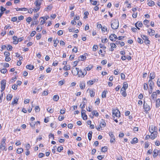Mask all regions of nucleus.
I'll use <instances>...</instances> for the list:
<instances>
[{"instance_id": "52", "label": "nucleus", "mask_w": 160, "mask_h": 160, "mask_svg": "<svg viewBox=\"0 0 160 160\" xmlns=\"http://www.w3.org/2000/svg\"><path fill=\"white\" fill-rule=\"evenodd\" d=\"M59 98V97L58 95H55L53 97V99L55 101H58Z\"/></svg>"}, {"instance_id": "15", "label": "nucleus", "mask_w": 160, "mask_h": 160, "mask_svg": "<svg viewBox=\"0 0 160 160\" xmlns=\"http://www.w3.org/2000/svg\"><path fill=\"white\" fill-rule=\"evenodd\" d=\"M95 90L94 89L88 88L87 89V91L88 92V93L91 97L93 98L95 94Z\"/></svg>"}, {"instance_id": "46", "label": "nucleus", "mask_w": 160, "mask_h": 160, "mask_svg": "<svg viewBox=\"0 0 160 160\" xmlns=\"http://www.w3.org/2000/svg\"><path fill=\"white\" fill-rule=\"evenodd\" d=\"M108 149V148L107 146H105L102 147L101 148V151L103 152H105L107 151Z\"/></svg>"}, {"instance_id": "47", "label": "nucleus", "mask_w": 160, "mask_h": 160, "mask_svg": "<svg viewBox=\"0 0 160 160\" xmlns=\"http://www.w3.org/2000/svg\"><path fill=\"white\" fill-rule=\"evenodd\" d=\"M71 67L69 65H65L63 69L65 71H68L70 69Z\"/></svg>"}, {"instance_id": "38", "label": "nucleus", "mask_w": 160, "mask_h": 160, "mask_svg": "<svg viewBox=\"0 0 160 160\" xmlns=\"http://www.w3.org/2000/svg\"><path fill=\"white\" fill-rule=\"evenodd\" d=\"M138 139L137 138H134L131 141V143L132 144H134L138 143Z\"/></svg>"}, {"instance_id": "23", "label": "nucleus", "mask_w": 160, "mask_h": 160, "mask_svg": "<svg viewBox=\"0 0 160 160\" xmlns=\"http://www.w3.org/2000/svg\"><path fill=\"white\" fill-rule=\"evenodd\" d=\"M79 71V68H72V73L74 76H76L78 75Z\"/></svg>"}, {"instance_id": "31", "label": "nucleus", "mask_w": 160, "mask_h": 160, "mask_svg": "<svg viewBox=\"0 0 160 160\" xmlns=\"http://www.w3.org/2000/svg\"><path fill=\"white\" fill-rule=\"evenodd\" d=\"M19 98L18 97H16L13 98V101H12L11 104L12 105L14 104H17L18 102Z\"/></svg>"}, {"instance_id": "39", "label": "nucleus", "mask_w": 160, "mask_h": 160, "mask_svg": "<svg viewBox=\"0 0 160 160\" xmlns=\"http://www.w3.org/2000/svg\"><path fill=\"white\" fill-rule=\"evenodd\" d=\"M147 4L150 7H152L155 5V3L152 0H150L147 3Z\"/></svg>"}, {"instance_id": "34", "label": "nucleus", "mask_w": 160, "mask_h": 160, "mask_svg": "<svg viewBox=\"0 0 160 160\" xmlns=\"http://www.w3.org/2000/svg\"><path fill=\"white\" fill-rule=\"evenodd\" d=\"M12 42L14 44H17L18 43V38L17 36H14L12 37Z\"/></svg>"}, {"instance_id": "49", "label": "nucleus", "mask_w": 160, "mask_h": 160, "mask_svg": "<svg viewBox=\"0 0 160 160\" xmlns=\"http://www.w3.org/2000/svg\"><path fill=\"white\" fill-rule=\"evenodd\" d=\"M84 16L83 17V19H86L88 18V16L89 14V13L88 11H85L84 13Z\"/></svg>"}, {"instance_id": "48", "label": "nucleus", "mask_w": 160, "mask_h": 160, "mask_svg": "<svg viewBox=\"0 0 160 160\" xmlns=\"http://www.w3.org/2000/svg\"><path fill=\"white\" fill-rule=\"evenodd\" d=\"M92 131H90L88 133V139L90 141L92 139Z\"/></svg>"}, {"instance_id": "53", "label": "nucleus", "mask_w": 160, "mask_h": 160, "mask_svg": "<svg viewBox=\"0 0 160 160\" xmlns=\"http://www.w3.org/2000/svg\"><path fill=\"white\" fill-rule=\"evenodd\" d=\"M65 82V81L64 79H63L62 80L59 81L58 82V85L61 86Z\"/></svg>"}, {"instance_id": "8", "label": "nucleus", "mask_w": 160, "mask_h": 160, "mask_svg": "<svg viewBox=\"0 0 160 160\" xmlns=\"http://www.w3.org/2000/svg\"><path fill=\"white\" fill-rule=\"evenodd\" d=\"M152 79H149L148 80L149 86L150 87V89L148 90V92L149 94L152 93L153 90L152 86L154 85V82L152 81Z\"/></svg>"}, {"instance_id": "43", "label": "nucleus", "mask_w": 160, "mask_h": 160, "mask_svg": "<svg viewBox=\"0 0 160 160\" xmlns=\"http://www.w3.org/2000/svg\"><path fill=\"white\" fill-rule=\"evenodd\" d=\"M120 73L119 70L117 68L115 69L113 71V73L115 75H118Z\"/></svg>"}, {"instance_id": "6", "label": "nucleus", "mask_w": 160, "mask_h": 160, "mask_svg": "<svg viewBox=\"0 0 160 160\" xmlns=\"http://www.w3.org/2000/svg\"><path fill=\"white\" fill-rule=\"evenodd\" d=\"M106 126V123L104 120H102V121L100 123L99 126L98 127H96L98 131H100L102 130V128H105Z\"/></svg>"}, {"instance_id": "50", "label": "nucleus", "mask_w": 160, "mask_h": 160, "mask_svg": "<svg viewBox=\"0 0 160 160\" xmlns=\"http://www.w3.org/2000/svg\"><path fill=\"white\" fill-rule=\"evenodd\" d=\"M121 92L122 95L123 97H126L127 94L125 90L121 89Z\"/></svg>"}, {"instance_id": "7", "label": "nucleus", "mask_w": 160, "mask_h": 160, "mask_svg": "<svg viewBox=\"0 0 160 160\" xmlns=\"http://www.w3.org/2000/svg\"><path fill=\"white\" fill-rule=\"evenodd\" d=\"M141 37L144 40V42L145 44L149 46L150 43V41L149 40L148 37L145 35H141Z\"/></svg>"}, {"instance_id": "24", "label": "nucleus", "mask_w": 160, "mask_h": 160, "mask_svg": "<svg viewBox=\"0 0 160 160\" xmlns=\"http://www.w3.org/2000/svg\"><path fill=\"white\" fill-rule=\"evenodd\" d=\"M109 38L110 40L114 42L116 41V40L117 38V36L116 35L114 34H111L109 37Z\"/></svg>"}, {"instance_id": "20", "label": "nucleus", "mask_w": 160, "mask_h": 160, "mask_svg": "<svg viewBox=\"0 0 160 160\" xmlns=\"http://www.w3.org/2000/svg\"><path fill=\"white\" fill-rule=\"evenodd\" d=\"M87 74V72H83L80 69H79L78 74V77H79L83 78L84 77V76Z\"/></svg>"}, {"instance_id": "62", "label": "nucleus", "mask_w": 160, "mask_h": 160, "mask_svg": "<svg viewBox=\"0 0 160 160\" xmlns=\"http://www.w3.org/2000/svg\"><path fill=\"white\" fill-rule=\"evenodd\" d=\"M98 48V45H94L92 47V51L94 52L96 51L97 50Z\"/></svg>"}, {"instance_id": "61", "label": "nucleus", "mask_w": 160, "mask_h": 160, "mask_svg": "<svg viewBox=\"0 0 160 160\" xmlns=\"http://www.w3.org/2000/svg\"><path fill=\"white\" fill-rule=\"evenodd\" d=\"M137 41L138 43L140 44H142L143 43V40L140 38H137Z\"/></svg>"}, {"instance_id": "51", "label": "nucleus", "mask_w": 160, "mask_h": 160, "mask_svg": "<svg viewBox=\"0 0 160 160\" xmlns=\"http://www.w3.org/2000/svg\"><path fill=\"white\" fill-rule=\"evenodd\" d=\"M8 72V70L7 69L5 68H3L0 70V72L2 74H5Z\"/></svg>"}, {"instance_id": "25", "label": "nucleus", "mask_w": 160, "mask_h": 160, "mask_svg": "<svg viewBox=\"0 0 160 160\" xmlns=\"http://www.w3.org/2000/svg\"><path fill=\"white\" fill-rule=\"evenodd\" d=\"M135 25L137 29L139 30L140 28H139V27H142L143 26V24L141 22L138 21L135 24Z\"/></svg>"}, {"instance_id": "56", "label": "nucleus", "mask_w": 160, "mask_h": 160, "mask_svg": "<svg viewBox=\"0 0 160 160\" xmlns=\"http://www.w3.org/2000/svg\"><path fill=\"white\" fill-rule=\"evenodd\" d=\"M148 88V84L146 83H144L143 85V88L145 91H147Z\"/></svg>"}, {"instance_id": "11", "label": "nucleus", "mask_w": 160, "mask_h": 160, "mask_svg": "<svg viewBox=\"0 0 160 160\" xmlns=\"http://www.w3.org/2000/svg\"><path fill=\"white\" fill-rule=\"evenodd\" d=\"M29 124L32 128L34 129L35 128V126H38V125H40L41 122L40 121H37L35 122H29Z\"/></svg>"}, {"instance_id": "60", "label": "nucleus", "mask_w": 160, "mask_h": 160, "mask_svg": "<svg viewBox=\"0 0 160 160\" xmlns=\"http://www.w3.org/2000/svg\"><path fill=\"white\" fill-rule=\"evenodd\" d=\"M108 41V40L107 38H102L101 39V42L102 43H106Z\"/></svg>"}, {"instance_id": "14", "label": "nucleus", "mask_w": 160, "mask_h": 160, "mask_svg": "<svg viewBox=\"0 0 160 160\" xmlns=\"http://www.w3.org/2000/svg\"><path fill=\"white\" fill-rule=\"evenodd\" d=\"M157 130L158 128L157 127L153 124L150 125L149 127L148 130L149 132L157 131Z\"/></svg>"}, {"instance_id": "42", "label": "nucleus", "mask_w": 160, "mask_h": 160, "mask_svg": "<svg viewBox=\"0 0 160 160\" xmlns=\"http://www.w3.org/2000/svg\"><path fill=\"white\" fill-rule=\"evenodd\" d=\"M23 151V149L22 148H18L17 151L16 152L18 154H20L22 153Z\"/></svg>"}, {"instance_id": "64", "label": "nucleus", "mask_w": 160, "mask_h": 160, "mask_svg": "<svg viewBox=\"0 0 160 160\" xmlns=\"http://www.w3.org/2000/svg\"><path fill=\"white\" fill-rule=\"evenodd\" d=\"M157 84L159 87H160V77L158 78L157 79Z\"/></svg>"}, {"instance_id": "10", "label": "nucleus", "mask_w": 160, "mask_h": 160, "mask_svg": "<svg viewBox=\"0 0 160 160\" xmlns=\"http://www.w3.org/2000/svg\"><path fill=\"white\" fill-rule=\"evenodd\" d=\"M4 55L5 57V60L6 62H9L11 60V58L10 57V53L9 52H5L4 53Z\"/></svg>"}, {"instance_id": "5", "label": "nucleus", "mask_w": 160, "mask_h": 160, "mask_svg": "<svg viewBox=\"0 0 160 160\" xmlns=\"http://www.w3.org/2000/svg\"><path fill=\"white\" fill-rule=\"evenodd\" d=\"M143 109H144V112L146 113L148 112V111H150L151 109V106L148 105L145 101L143 100Z\"/></svg>"}, {"instance_id": "37", "label": "nucleus", "mask_w": 160, "mask_h": 160, "mask_svg": "<svg viewBox=\"0 0 160 160\" xmlns=\"http://www.w3.org/2000/svg\"><path fill=\"white\" fill-rule=\"evenodd\" d=\"M12 97L13 96L12 94L8 93L6 96L7 100L8 101H10L12 98Z\"/></svg>"}, {"instance_id": "55", "label": "nucleus", "mask_w": 160, "mask_h": 160, "mask_svg": "<svg viewBox=\"0 0 160 160\" xmlns=\"http://www.w3.org/2000/svg\"><path fill=\"white\" fill-rule=\"evenodd\" d=\"M150 145V143L148 141L144 143V148L145 149L148 148Z\"/></svg>"}, {"instance_id": "35", "label": "nucleus", "mask_w": 160, "mask_h": 160, "mask_svg": "<svg viewBox=\"0 0 160 160\" xmlns=\"http://www.w3.org/2000/svg\"><path fill=\"white\" fill-rule=\"evenodd\" d=\"M108 93V91L107 90H105L104 91H103L102 93L101 96L102 98H106V94Z\"/></svg>"}, {"instance_id": "2", "label": "nucleus", "mask_w": 160, "mask_h": 160, "mask_svg": "<svg viewBox=\"0 0 160 160\" xmlns=\"http://www.w3.org/2000/svg\"><path fill=\"white\" fill-rule=\"evenodd\" d=\"M119 25V22L117 19H113L111 21V28L113 30L117 29Z\"/></svg>"}, {"instance_id": "58", "label": "nucleus", "mask_w": 160, "mask_h": 160, "mask_svg": "<svg viewBox=\"0 0 160 160\" xmlns=\"http://www.w3.org/2000/svg\"><path fill=\"white\" fill-rule=\"evenodd\" d=\"M25 148L26 150H29L31 148V145L29 143H27L25 145Z\"/></svg>"}, {"instance_id": "27", "label": "nucleus", "mask_w": 160, "mask_h": 160, "mask_svg": "<svg viewBox=\"0 0 160 160\" xmlns=\"http://www.w3.org/2000/svg\"><path fill=\"white\" fill-rule=\"evenodd\" d=\"M110 46L111 48L109 50L111 51L112 52L114 51L113 48H117V46L115 43L113 42L111 43L110 44Z\"/></svg>"}, {"instance_id": "36", "label": "nucleus", "mask_w": 160, "mask_h": 160, "mask_svg": "<svg viewBox=\"0 0 160 160\" xmlns=\"http://www.w3.org/2000/svg\"><path fill=\"white\" fill-rule=\"evenodd\" d=\"M26 68L27 69L32 70L34 69V67L33 65L29 64L27 65L26 66Z\"/></svg>"}, {"instance_id": "13", "label": "nucleus", "mask_w": 160, "mask_h": 160, "mask_svg": "<svg viewBox=\"0 0 160 160\" xmlns=\"http://www.w3.org/2000/svg\"><path fill=\"white\" fill-rule=\"evenodd\" d=\"M1 92H3L6 86V80L5 79H3L1 81Z\"/></svg>"}, {"instance_id": "29", "label": "nucleus", "mask_w": 160, "mask_h": 160, "mask_svg": "<svg viewBox=\"0 0 160 160\" xmlns=\"http://www.w3.org/2000/svg\"><path fill=\"white\" fill-rule=\"evenodd\" d=\"M128 84L126 82H124L123 83L122 87L121 89L123 90H125L128 88Z\"/></svg>"}, {"instance_id": "16", "label": "nucleus", "mask_w": 160, "mask_h": 160, "mask_svg": "<svg viewBox=\"0 0 160 160\" xmlns=\"http://www.w3.org/2000/svg\"><path fill=\"white\" fill-rule=\"evenodd\" d=\"M151 95V98L152 99H154L157 98L158 95L160 94V90H157L155 92H153Z\"/></svg>"}, {"instance_id": "4", "label": "nucleus", "mask_w": 160, "mask_h": 160, "mask_svg": "<svg viewBox=\"0 0 160 160\" xmlns=\"http://www.w3.org/2000/svg\"><path fill=\"white\" fill-rule=\"evenodd\" d=\"M6 138L5 137H3L0 143V149L2 151H6L7 150L6 146Z\"/></svg>"}, {"instance_id": "1", "label": "nucleus", "mask_w": 160, "mask_h": 160, "mask_svg": "<svg viewBox=\"0 0 160 160\" xmlns=\"http://www.w3.org/2000/svg\"><path fill=\"white\" fill-rule=\"evenodd\" d=\"M113 119L116 123H118V119L121 117V113L120 111L117 109H112V111Z\"/></svg>"}, {"instance_id": "9", "label": "nucleus", "mask_w": 160, "mask_h": 160, "mask_svg": "<svg viewBox=\"0 0 160 160\" xmlns=\"http://www.w3.org/2000/svg\"><path fill=\"white\" fill-rule=\"evenodd\" d=\"M49 18V17L48 15H46L43 17H42L39 18L41 20L40 24L41 25L44 24L46 22V21Z\"/></svg>"}, {"instance_id": "44", "label": "nucleus", "mask_w": 160, "mask_h": 160, "mask_svg": "<svg viewBox=\"0 0 160 160\" xmlns=\"http://www.w3.org/2000/svg\"><path fill=\"white\" fill-rule=\"evenodd\" d=\"M87 58L85 56H84L83 55H80L79 57V59L78 60H81L82 61H83L85 60Z\"/></svg>"}, {"instance_id": "57", "label": "nucleus", "mask_w": 160, "mask_h": 160, "mask_svg": "<svg viewBox=\"0 0 160 160\" xmlns=\"http://www.w3.org/2000/svg\"><path fill=\"white\" fill-rule=\"evenodd\" d=\"M42 29V27L40 25H39L36 28V30L38 32H40Z\"/></svg>"}, {"instance_id": "33", "label": "nucleus", "mask_w": 160, "mask_h": 160, "mask_svg": "<svg viewBox=\"0 0 160 160\" xmlns=\"http://www.w3.org/2000/svg\"><path fill=\"white\" fill-rule=\"evenodd\" d=\"M155 73L153 72H151L149 74V79H153L155 77Z\"/></svg>"}, {"instance_id": "32", "label": "nucleus", "mask_w": 160, "mask_h": 160, "mask_svg": "<svg viewBox=\"0 0 160 160\" xmlns=\"http://www.w3.org/2000/svg\"><path fill=\"white\" fill-rule=\"evenodd\" d=\"M53 45L54 47L56 48L59 42V41L58 39L57 38L56 39H54L53 40Z\"/></svg>"}, {"instance_id": "59", "label": "nucleus", "mask_w": 160, "mask_h": 160, "mask_svg": "<svg viewBox=\"0 0 160 160\" xmlns=\"http://www.w3.org/2000/svg\"><path fill=\"white\" fill-rule=\"evenodd\" d=\"M44 77L45 75H44L41 74L40 76L38 78V81H40L41 80H43Z\"/></svg>"}, {"instance_id": "22", "label": "nucleus", "mask_w": 160, "mask_h": 160, "mask_svg": "<svg viewBox=\"0 0 160 160\" xmlns=\"http://www.w3.org/2000/svg\"><path fill=\"white\" fill-rule=\"evenodd\" d=\"M148 35L151 36H154L155 34V31L151 28H149L147 30Z\"/></svg>"}, {"instance_id": "21", "label": "nucleus", "mask_w": 160, "mask_h": 160, "mask_svg": "<svg viewBox=\"0 0 160 160\" xmlns=\"http://www.w3.org/2000/svg\"><path fill=\"white\" fill-rule=\"evenodd\" d=\"M98 80L97 79H94L93 80H90L87 82V84L88 86H91L95 82H98Z\"/></svg>"}, {"instance_id": "41", "label": "nucleus", "mask_w": 160, "mask_h": 160, "mask_svg": "<svg viewBox=\"0 0 160 160\" xmlns=\"http://www.w3.org/2000/svg\"><path fill=\"white\" fill-rule=\"evenodd\" d=\"M160 106V99L158 98L156 100V107L158 108Z\"/></svg>"}, {"instance_id": "17", "label": "nucleus", "mask_w": 160, "mask_h": 160, "mask_svg": "<svg viewBox=\"0 0 160 160\" xmlns=\"http://www.w3.org/2000/svg\"><path fill=\"white\" fill-rule=\"evenodd\" d=\"M86 111L85 110H82L81 111V117L82 119L86 120L88 119V116L86 114Z\"/></svg>"}, {"instance_id": "3", "label": "nucleus", "mask_w": 160, "mask_h": 160, "mask_svg": "<svg viewBox=\"0 0 160 160\" xmlns=\"http://www.w3.org/2000/svg\"><path fill=\"white\" fill-rule=\"evenodd\" d=\"M43 1V0H36L34 2V4L36 7L35 8L34 10V12H36L40 10Z\"/></svg>"}, {"instance_id": "19", "label": "nucleus", "mask_w": 160, "mask_h": 160, "mask_svg": "<svg viewBox=\"0 0 160 160\" xmlns=\"http://www.w3.org/2000/svg\"><path fill=\"white\" fill-rule=\"evenodd\" d=\"M98 53L101 57H104L106 54V51L105 50L100 49L98 51Z\"/></svg>"}, {"instance_id": "18", "label": "nucleus", "mask_w": 160, "mask_h": 160, "mask_svg": "<svg viewBox=\"0 0 160 160\" xmlns=\"http://www.w3.org/2000/svg\"><path fill=\"white\" fill-rule=\"evenodd\" d=\"M150 139L152 140H154L158 136V131L150 132Z\"/></svg>"}, {"instance_id": "12", "label": "nucleus", "mask_w": 160, "mask_h": 160, "mask_svg": "<svg viewBox=\"0 0 160 160\" xmlns=\"http://www.w3.org/2000/svg\"><path fill=\"white\" fill-rule=\"evenodd\" d=\"M152 156L153 158H155L158 156L160 157V149H154L153 151Z\"/></svg>"}, {"instance_id": "45", "label": "nucleus", "mask_w": 160, "mask_h": 160, "mask_svg": "<svg viewBox=\"0 0 160 160\" xmlns=\"http://www.w3.org/2000/svg\"><path fill=\"white\" fill-rule=\"evenodd\" d=\"M52 8V4L48 5L47 7L45 8V10L48 11L51 10Z\"/></svg>"}, {"instance_id": "26", "label": "nucleus", "mask_w": 160, "mask_h": 160, "mask_svg": "<svg viewBox=\"0 0 160 160\" xmlns=\"http://www.w3.org/2000/svg\"><path fill=\"white\" fill-rule=\"evenodd\" d=\"M79 86L81 89H84L86 87V84L85 81H83L80 82L79 84Z\"/></svg>"}, {"instance_id": "28", "label": "nucleus", "mask_w": 160, "mask_h": 160, "mask_svg": "<svg viewBox=\"0 0 160 160\" xmlns=\"http://www.w3.org/2000/svg\"><path fill=\"white\" fill-rule=\"evenodd\" d=\"M93 67L94 66L90 64L88 65L87 67H86L84 69V70L86 72L87 71H89L93 68Z\"/></svg>"}, {"instance_id": "40", "label": "nucleus", "mask_w": 160, "mask_h": 160, "mask_svg": "<svg viewBox=\"0 0 160 160\" xmlns=\"http://www.w3.org/2000/svg\"><path fill=\"white\" fill-rule=\"evenodd\" d=\"M149 21L148 20L145 19L143 21V24L147 28H148L149 26Z\"/></svg>"}, {"instance_id": "63", "label": "nucleus", "mask_w": 160, "mask_h": 160, "mask_svg": "<svg viewBox=\"0 0 160 160\" xmlns=\"http://www.w3.org/2000/svg\"><path fill=\"white\" fill-rule=\"evenodd\" d=\"M78 51V48L77 47L74 46L72 49V52L75 53H77Z\"/></svg>"}, {"instance_id": "54", "label": "nucleus", "mask_w": 160, "mask_h": 160, "mask_svg": "<svg viewBox=\"0 0 160 160\" xmlns=\"http://www.w3.org/2000/svg\"><path fill=\"white\" fill-rule=\"evenodd\" d=\"M102 33H105L107 31V28L106 27H102L101 28Z\"/></svg>"}, {"instance_id": "30", "label": "nucleus", "mask_w": 160, "mask_h": 160, "mask_svg": "<svg viewBox=\"0 0 160 160\" xmlns=\"http://www.w3.org/2000/svg\"><path fill=\"white\" fill-rule=\"evenodd\" d=\"M92 116L91 117V118H93L94 116L98 117L99 116V113L96 110H93L92 112Z\"/></svg>"}]
</instances>
